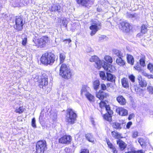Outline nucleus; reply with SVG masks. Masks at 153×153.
<instances>
[{
  "instance_id": "1",
  "label": "nucleus",
  "mask_w": 153,
  "mask_h": 153,
  "mask_svg": "<svg viewBox=\"0 0 153 153\" xmlns=\"http://www.w3.org/2000/svg\"><path fill=\"white\" fill-rule=\"evenodd\" d=\"M91 62H95V66L98 69H100L101 67H103L105 70L108 72H111V64L105 62L103 60H100L98 57L96 56H92L90 59Z\"/></svg>"
},
{
  "instance_id": "2",
  "label": "nucleus",
  "mask_w": 153,
  "mask_h": 153,
  "mask_svg": "<svg viewBox=\"0 0 153 153\" xmlns=\"http://www.w3.org/2000/svg\"><path fill=\"white\" fill-rule=\"evenodd\" d=\"M59 74L62 77L66 79H70L72 76V73L70 68L64 63L60 66Z\"/></svg>"
},
{
  "instance_id": "3",
  "label": "nucleus",
  "mask_w": 153,
  "mask_h": 153,
  "mask_svg": "<svg viewBox=\"0 0 153 153\" xmlns=\"http://www.w3.org/2000/svg\"><path fill=\"white\" fill-rule=\"evenodd\" d=\"M77 114L72 109L68 108L66 110L65 121L68 125L74 124L76 120Z\"/></svg>"
},
{
  "instance_id": "4",
  "label": "nucleus",
  "mask_w": 153,
  "mask_h": 153,
  "mask_svg": "<svg viewBox=\"0 0 153 153\" xmlns=\"http://www.w3.org/2000/svg\"><path fill=\"white\" fill-rule=\"evenodd\" d=\"M54 55L51 53H46L43 54L41 58V62L45 65L52 64L55 60Z\"/></svg>"
},
{
  "instance_id": "5",
  "label": "nucleus",
  "mask_w": 153,
  "mask_h": 153,
  "mask_svg": "<svg viewBox=\"0 0 153 153\" xmlns=\"http://www.w3.org/2000/svg\"><path fill=\"white\" fill-rule=\"evenodd\" d=\"M46 143L45 140L38 141L36 146V150L37 153H44L47 149Z\"/></svg>"
},
{
  "instance_id": "6",
  "label": "nucleus",
  "mask_w": 153,
  "mask_h": 153,
  "mask_svg": "<svg viewBox=\"0 0 153 153\" xmlns=\"http://www.w3.org/2000/svg\"><path fill=\"white\" fill-rule=\"evenodd\" d=\"M101 28V23L97 20H94L90 29L92 30L90 34L91 36L94 35Z\"/></svg>"
},
{
  "instance_id": "7",
  "label": "nucleus",
  "mask_w": 153,
  "mask_h": 153,
  "mask_svg": "<svg viewBox=\"0 0 153 153\" xmlns=\"http://www.w3.org/2000/svg\"><path fill=\"white\" fill-rule=\"evenodd\" d=\"M48 40V38L46 36H43L38 39H33V42H34L35 45L41 48L44 47Z\"/></svg>"
},
{
  "instance_id": "8",
  "label": "nucleus",
  "mask_w": 153,
  "mask_h": 153,
  "mask_svg": "<svg viewBox=\"0 0 153 153\" xmlns=\"http://www.w3.org/2000/svg\"><path fill=\"white\" fill-rule=\"evenodd\" d=\"M23 20L20 16H16L15 22V25L14 27L18 31H21L23 29V26L24 25Z\"/></svg>"
},
{
  "instance_id": "9",
  "label": "nucleus",
  "mask_w": 153,
  "mask_h": 153,
  "mask_svg": "<svg viewBox=\"0 0 153 153\" xmlns=\"http://www.w3.org/2000/svg\"><path fill=\"white\" fill-rule=\"evenodd\" d=\"M119 27L120 30L126 32H129L130 30V25L126 21L120 22Z\"/></svg>"
},
{
  "instance_id": "10",
  "label": "nucleus",
  "mask_w": 153,
  "mask_h": 153,
  "mask_svg": "<svg viewBox=\"0 0 153 153\" xmlns=\"http://www.w3.org/2000/svg\"><path fill=\"white\" fill-rule=\"evenodd\" d=\"M71 137L69 135H64L59 140V142L61 143L69 144L71 141Z\"/></svg>"
},
{
  "instance_id": "11",
  "label": "nucleus",
  "mask_w": 153,
  "mask_h": 153,
  "mask_svg": "<svg viewBox=\"0 0 153 153\" xmlns=\"http://www.w3.org/2000/svg\"><path fill=\"white\" fill-rule=\"evenodd\" d=\"M39 81L40 88H43V87L45 86L48 85V77L47 76H43Z\"/></svg>"
},
{
  "instance_id": "12",
  "label": "nucleus",
  "mask_w": 153,
  "mask_h": 153,
  "mask_svg": "<svg viewBox=\"0 0 153 153\" xmlns=\"http://www.w3.org/2000/svg\"><path fill=\"white\" fill-rule=\"evenodd\" d=\"M116 111L117 114L122 116H126L128 114V111L122 107H117L116 110Z\"/></svg>"
},
{
  "instance_id": "13",
  "label": "nucleus",
  "mask_w": 153,
  "mask_h": 153,
  "mask_svg": "<svg viewBox=\"0 0 153 153\" xmlns=\"http://www.w3.org/2000/svg\"><path fill=\"white\" fill-rule=\"evenodd\" d=\"M108 96V94L105 92L100 90L96 93V97L101 100H102Z\"/></svg>"
},
{
  "instance_id": "14",
  "label": "nucleus",
  "mask_w": 153,
  "mask_h": 153,
  "mask_svg": "<svg viewBox=\"0 0 153 153\" xmlns=\"http://www.w3.org/2000/svg\"><path fill=\"white\" fill-rule=\"evenodd\" d=\"M61 6L58 4H53L50 8L51 11H57L58 13L61 12Z\"/></svg>"
},
{
  "instance_id": "15",
  "label": "nucleus",
  "mask_w": 153,
  "mask_h": 153,
  "mask_svg": "<svg viewBox=\"0 0 153 153\" xmlns=\"http://www.w3.org/2000/svg\"><path fill=\"white\" fill-rule=\"evenodd\" d=\"M116 100L121 105H124L126 103L125 99L121 95H119L117 97Z\"/></svg>"
},
{
  "instance_id": "16",
  "label": "nucleus",
  "mask_w": 153,
  "mask_h": 153,
  "mask_svg": "<svg viewBox=\"0 0 153 153\" xmlns=\"http://www.w3.org/2000/svg\"><path fill=\"white\" fill-rule=\"evenodd\" d=\"M122 86L124 88H128L129 87V82L127 79L123 78L121 80Z\"/></svg>"
},
{
  "instance_id": "17",
  "label": "nucleus",
  "mask_w": 153,
  "mask_h": 153,
  "mask_svg": "<svg viewBox=\"0 0 153 153\" xmlns=\"http://www.w3.org/2000/svg\"><path fill=\"white\" fill-rule=\"evenodd\" d=\"M117 144L118 145L120 150L122 151L124 150L126 148V144L122 140H118L117 141Z\"/></svg>"
},
{
  "instance_id": "18",
  "label": "nucleus",
  "mask_w": 153,
  "mask_h": 153,
  "mask_svg": "<svg viewBox=\"0 0 153 153\" xmlns=\"http://www.w3.org/2000/svg\"><path fill=\"white\" fill-rule=\"evenodd\" d=\"M90 88L86 85H84L82 87L81 90V94L82 95H85L88 94L89 91L90 90Z\"/></svg>"
},
{
  "instance_id": "19",
  "label": "nucleus",
  "mask_w": 153,
  "mask_h": 153,
  "mask_svg": "<svg viewBox=\"0 0 153 153\" xmlns=\"http://www.w3.org/2000/svg\"><path fill=\"white\" fill-rule=\"evenodd\" d=\"M115 77L110 73H106V79L107 81L113 82L115 81Z\"/></svg>"
},
{
  "instance_id": "20",
  "label": "nucleus",
  "mask_w": 153,
  "mask_h": 153,
  "mask_svg": "<svg viewBox=\"0 0 153 153\" xmlns=\"http://www.w3.org/2000/svg\"><path fill=\"white\" fill-rule=\"evenodd\" d=\"M107 143L108 147L111 149L113 153H117V151L116 150L115 147L113 145L110 141L108 140H106Z\"/></svg>"
},
{
  "instance_id": "21",
  "label": "nucleus",
  "mask_w": 153,
  "mask_h": 153,
  "mask_svg": "<svg viewBox=\"0 0 153 153\" xmlns=\"http://www.w3.org/2000/svg\"><path fill=\"white\" fill-rule=\"evenodd\" d=\"M113 54L114 56H116L119 57H123V54L121 52L117 50L114 49L113 50Z\"/></svg>"
},
{
  "instance_id": "22",
  "label": "nucleus",
  "mask_w": 153,
  "mask_h": 153,
  "mask_svg": "<svg viewBox=\"0 0 153 153\" xmlns=\"http://www.w3.org/2000/svg\"><path fill=\"white\" fill-rule=\"evenodd\" d=\"M85 137L86 139L89 142L94 143L95 138L93 137V135L91 134L88 133L85 134Z\"/></svg>"
},
{
  "instance_id": "23",
  "label": "nucleus",
  "mask_w": 153,
  "mask_h": 153,
  "mask_svg": "<svg viewBox=\"0 0 153 153\" xmlns=\"http://www.w3.org/2000/svg\"><path fill=\"white\" fill-rule=\"evenodd\" d=\"M127 59L128 63L133 65L134 62V59L133 56L131 55L127 54Z\"/></svg>"
},
{
  "instance_id": "24",
  "label": "nucleus",
  "mask_w": 153,
  "mask_h": 153,
  "mask_svg": "<svg viewBox=\"0 0 153 153\" xmlns=\"http://www.w3.org/2000/svg\"><path fill=\"white\" fill-rule=\"evenodd\" d=\"M100 85V82L99 80H96L93 82V87L96 91L99 88Z\"/></svg>"
},
{
  "instance_id": "25",
  "label": "nucleus",
  "mask_w": 153,
  "mask_h": 153,
  "mask_svg": "<svg viewBox=\"0 0 153 153\" xmlns=\"http://www.w3.org/2000/svg\"><path fill=\"white\" fill-rule=\"evenodd\" d=\"M122 57H120L117 58L116 59V63L120 66H123L125 63V61L122 59Z\"/></svg>"
},
{
  "instance_id": "26",
  "label": "nucleus",
  "mask_w": 153,
  "mask_h": 153,
  "mask_svg": "<svg viewBox=\"0 0 153 153\" xmlns=\"http://www.w3.org/2000/svg\"><path fill=\"white\" fill-rule=\"evenodd\" d=\"M85 96L90 102L94 101V97L90 93L87 94Z\"/></svg>"
},
{
  "instance_id": "27",
  "label": "nucleus",
  "mask_w": 153,
  "mask_h": 153,
  "mask_svg": "<svg viewBox=\"0 0 153 153\" xmlns=\"http://www.w3.org/2000/svg\"><path fill=\"white\" fill-rule=\"evenodd\" d=\"M110 113L106 114L104 115L103 118L106 120L111 121L112 120V115Z\"/></svg>"
},
{
  "instance_id": "28",
  "label": "nucleus",
  "mask_w": 153,
  "mask_h": 153,
  "mask_svg": "<svg viewBox=\"0 0 153 153\" xmlns=\"http://www.w3.org/2000/svg\"><path fill=\"white\" fill-rule=\"evenodd\" d=\"M112 126L114 128L117 129L121 128V124L116 122H114L113 123Z\"/></svg>"
},
{
  "instance_id": "29",
  "label": "nucleus",
  "mask_w": 153,
  "mask_h": 153,
  "mask_svg": "<svg viewBox=\"0 0 153 153\" xmlns=\"http://www.w3.org/2000/svg\"><path fill=\"white\" fill-rule=\"evenodd\" d=\"M140 85L142 87H146L147 85V83L146 81L142 80L141 78L138 79Z\"/></svg>"
},
{
  "instance_id": "30",
  "label": "nucleus",
  "mask_w": 153,
  "mask_h": 153,
  "mask_svg": "<svg viewBox=\"0 0 153 153\" xmlns=\"http://www.w3.org/2000/svg\"><path fill=\"white\" fill-rule=\"evenodd\" d=\"M65 55L64 53H62L60 54L59 58H60V63H63L65 59Z\"/></svg>"
},
{
  "instance_id": "31",
  "label": "nucleus",
  "mask_w": 153,
  "mask_h": 153,
  "mask_svg": "<svg viewBox=\"0 0 153 153\" xmlns=\"http://www.w3.org/2000/svg\"><path fill=\"white\" fill-rule=\"evenodd\" d=\"M111 134L112 137L115 138H118L121 137V134H118L114 131H112Z\"/></svg>"
},
{
  "instance_id": "32",
  "label": "nucleus",
  "mask_w": 153,
  "mask_h": 153,
  "mask_svg": "<svg viewBox=\"0 0 153 153\" xmlns=\"http://www.w3.org/2000/svg\"><path fill=\"white\" fill-rule=\"evenodd\" d=\"M99 75L100 78L102 80H105L106 79V76H105V73L104 71H100Z\"/></svg>"
},
{
  "instance_id": "33",
  "label": "nucleus",
  "mask_w": 153,
  "mask_h": 153,
  "mask_svg": "<svg viewBox=\"0 0 153 153\" xmlns=\"http://www.w3.org/2000/svg\"><path fill=\"white\" fill-rule=\"evenodd\" d=\"M78 4H81L83 6H86V4L88 1V0H76Z\"/></svg>"
},
{
  "instance_id": "34",
  "label": "nucleus",
  "mask_w": 153,
  "mask_h": 153,
  "mask_svg": "<svg viewBox=\"0 0 153 153\" xmlns=\"http://www.w3.org/2000/svg\"><path fill=\"white\" fill-rule=\"evenodd\" d=\"M105 108L108 113H110V114H113V111L111 109L109 105H106L105 106Z\"/></svg>"
},
{
  "instance_id": "35",
  "label": "nucleus",
  "mask_w": 153,
  "mask_h": 153,
  "mask_svg": "<svg viewBox=\"0 0 153 153\" xmlns=\"http://www.w3.org/2000/svg\"><path fill=\"white\" fill-rule=\"evenodd\" d=\"M104 59L107 62L111 63L112 62V59L111 57L109 56H105V57Z\"/></svg>"
},
{
  "instance_id": "36",
  "label": "nucleus",
  "mask_w": 153,
  "mask_h": 153,
  "mask_svg": "<svg viewBox=\"0 0 153 153\" xmlns=\"http://www.w3.org/2000/svg\"><path fill=\"white\" fill-rule=\"evenodd\" d=\"M147 31V27L144 25H143L141 27V33L144 34L146 33Z\"/></svg>"
},
{
  "instance_id": "37",
  "label": "nucleus",
  "mask_w": 153,
  "mask_h": 153,
  "mask_svg": "<svg viewBox=\"0 0 153 153\" xmlns=\"http://www.w3.org/2000/svg\"><path fill=\"white\" fill-rule=\"evenodd\" d=\"M131 88L134 89L135 91L138 92L141 90L140 88H139L137 85H134L133 86H131Z\"/></svg>"
},
{
  "instance_id": "38",
  "label": "nucleus",
  "mask_w": 153,
  "mask_h": 153,
  "mask_svg": "<svg viewBox=\"0 0 153 153\" xmlns=\"http://www.w3.org/2000/svg\"><path fill=\"white\" fill-rule=\"evenodd\" d=\"M138 141L141 146L144 145L145 144V140L141 138H138Z\"/></svg>"
},
{
  "instance_id": "39",
  "label": "nucleus",
  "mask_w": 153,
  "mask_h": 153,
  "mask_svg": "<svg viewBox=\"0 0 153 153\" xmlns=\"http://www.w3.org/2000/svg\"><path fill=\"white\" fill-rule=\"evenodd\" d=\"M24 111V109L22 107H20L16 109L15 110V112L16 113H21Z\"/></svg>"
},
{
  "instance_id": "40",
  "label": "nucleus",
  "mask_w": 153,
  "mask_h": 153,
  "mask_svg": "<svg viewBox=\"0 0 153 153\" xmlns=\"http://www.w3.org/2000/svg\"><path fill=\"white\" fill-rule=\"evenodd\" d=\"M127 17L130 18H136L137 16V14L136 13L132 14L127 13Z\"/></svg>"
},
{
  "instance_id": "41",
  "label": "nucleus",
  "mask_w": 153,
  "mask_h": 153,
  "mask_svg": "<svg viewBox=\"0 0 153 153\" xmlns=\"http://www.w3.org/2000/svg\"><path fill=\"white\" fill-rule=\"evenodd\" d=\"M134 68L137 70L139 72L141 73L143 70L141 69V67L139 65H135L134 67Z\"/></svg>"
},
{
  "instance_id": "42",
  "label": "nucleus",
  "mask_w": 153,
  "mask_h": 153,
  "mask_svg": "<svg viewBox=\"0 0 153 153\" xmlns=\"http://www.w3.org/2000/svg\"><path fill=\"white\" fill-rule=\"evenodd\" d=\"M138 136V132L137 131H134L132 132V137L134 138H136Z\"/></svg>"
},
{
  "instance_id": "43",
  "label": "nucleus",
  "mask_w": 153,
  "mask_h": 153,
  "mask_svg": "<svg viewBox=\"0 0 153 153\" xmlns=\"http://www.w3.org/2000/svg\"><path fill=\"white\" fill-rule=\"evenodd\" d=\"M31 125L33 127L36 128V120L35 118H33L32 119Z\"/></svg>"
},
{
  "instance_id": "44",
  "label": "nucleus",
  "mask_w": 153,
  "mask_h": 153,
  "mask_svg": "<svg viewBox=\"0 0 153 153\" xmlns=\"http://www.w3.org/2000/svg\"><path fill=\"white\" fill-rule=\"evenodd\" d=\"M128 78L132 82H134L135 81V76L131 74L128 76Z\"/></svg>"
},
{
  "instance_id": "45",
  "label": "nucleus",
  "mask_w": 153,
  "mask_h": 153,
  "mask_svg": "<svg viewBox=\"0 0 153 153\" xmlns=\"http://www.w3.org/2000/svg\"><path fill=\"white\" fill-rule=\"evenodd\" d=\"M147 90L149 93L153 94V87L152 86H149L147 88Z\"/></svg>"
},
{
  "instance_id": "46",
  "label": "nucleus",
  "mask_w": 153,
  "mask_h": 153,
  "mask_svg": "<svg viewBox=\"0 0 153 153\" xmlns=\"http://www.w3.org/2000/svg\"><path fill=\"white\" fill-rule=\"evenodd\" d=\"M148 68L151 71H153V65L151 63H149L147 66Z\"/></svg>"
},
{
  "instance_id": "47",
  "label": "nucleus",
  "mask_w": 153,
  "mask_h": 153,
  "mask_svg": "<svg viewBox=\"0 0 153 153\" xmlns=\"http://www.w3.org/2000/svg\"><path fill=\"white\" fill-rule=\"evenodd\" d=\"M140 64L142 66L144 67L145 65V62L143 59H140Z\"/></svg>"
},
{
  "instance_id": "48",
  "label": "nucleus",
  "mask_w": 153,
  "mask_h": 153,
  "mask_svg": "<svg viewBox=\"0 0 153 153\" xmlns=\"http://www.w3.org/2000/svg\"><path fill=\"white\" fill-rule=\"evenodd\" d=\"M99 105L100 107L101 108H102L104 107H105V106L106 105V104L105 103L103 102H101L100 103Z\"/></svg>"
},
{
  "instance_id": "49",
  "label": "nucleus",
  "mask_w": 153,
  "mask_h": 153,
  "mask_svg": "<svg viewBox=\"0 0 153 153\" xmlns=\"http://www.w3.org/2000/svg\"><path fill=\"white\" fill-rule=\"evenodd\" d=\"M27 43V38H24L22 41V44L24 46L26 45Z\"/></svg>"
},
{
  "instance_id": "50",
  "label": "nucleus",
  "mask_w": 153,
  "mask_h": 153,
  "mask_svg": "<svg viewBox=\"0 0 153 153\" xmlns=\"http://www.w3.org/2000/svg\"><path fill=\"white\" fill-rule=\"evenodd\" d=\"M101 89L102 90L105 91L106 89V85L104 84H102L101 85Z\"/></svg>"
},
{
  "instance_id": "51",
  "label": "nucleus",
  "mask_w": 153,
  "mask_h": 153,
  "mask_svg": "<svg viewBox=\"0 0 153 153\" xmlns=\"http://www.w3.org/2000/svg\"><path fill=\"white\" fill-rule=\"evenodd\" d=\"M80 153H89V151L87 149H83Z\"/></svg>"
},
{
  "instance_id": "52",
  "label": "nucleus",
  "mask_w": 153,
  "mask_h": 153,
  "mask_svg": "<svg viewBox=\"0 0 153 153\" xmlns=\"http://www.w3.org/2000/svg\"><path fill=\"white\" fill-rule=\"evenodd\" d=\"M134 117V114L133 113L130 114L128 117V120H131L132 118Z\"/></svg>"
},
{
  "instance_id": "53",
  "label": "nucleus",
  "mask_w": 153,
  "mask_h": 153,
  "mask_svg": "<svg viewBox=\"0 0 153 153\" xmlns=\"http://www.w3.org/2000/svg\"><path fill=\"white\" fill-rule=\"evenodd\" d=\"M64 42H65L66 43H69L71 42V40L70 39H65L63 40Z\"/></svg>"
},
{
  "instance_id": "54",
  "label": "nucleus",
  "mask_w": 153,
  "mask_h": 153,
  "mask_svg": "<svg viewBox=\"0 0 153 153\" xmlns=\"http://www.w3.org/2000/svg\"><path fill=\"white\" fill-rule=\"evenodd\" d=\"M132 124V123L131 122H128L126 125V127L127 128H130V126Z\"/></svg>"
},
{
  "instance_id": "55",
  "label": "nucleus",
  "mask_w": 153,
  "mask_h": 153,
  "mask_svg": "<svg viewBox=\"0 0 153 153\" xmlns=\"http://www.w3.org/2000/svg\"><path fill=\"white\" fill-rule=\"evenodd\" d=\"M125 153H136V151L134 149H131L130 151H128V152H125Z\"/></svg>"
},
{
  "instance_id": "56",
  "label": "nucleus",
  "mask_w": 153,
  "mask_h": 153,
  "mask_svg": "<svg viewBox=\"0 0 153 153\" xmlns=\"http://www.w3.org/2000/svg\"><path fill=\"white\" fill-rule=\"evenodd\" d=\"M62 23L63 24V26L65 27H66L67 26V24L65 22V20H63L62 21Z\"/></svg>"
},
{
  "instance_id": "57",
  "label": "nucleus",
  "mask_w": 153,
  "mask_h": 153,
  "mask_svg": "<svg viewBox=\"0 0 153 153\" xmlns=\"http://www.w3.org/2000/svg\"><path fill=\"white\" fill-rule=\"evenodd\" d=\"M141 73L144 76H146L147 75V74L146 73V72L144 71L143 70V71H142Z\"/></svg>"
},
{
  "instance_id": "58",
  "label": "nucleus",
  "mask_w": 153,
  "mask_h": 153,
  "mask_svg": "<svg viewBox=\"0 0 153 153\" xmlns=\"http://www.w3.org/2000/svg\"><path fill=\"white\" fill-rule=\"evenodd\" d=\"M146 77H147L149 79L153 78V75H149L148 74H147V75L146 76Z\"/></svg>"
},
{
  "instance_id": "59",
  "label": "nucleus",
  "mask_w": 153,
  "mask_h": 153,
  "mask_svg": "<svg viewBox=\"0 0 153 153\" xmlns=\"http://www.w3.org/2000/svg\"><path fill=\"white\" fill-rule=\"evenodd\" d=\"M91 123L93 125V126H95V123L94 122V119H91Z\"/></svg>"
},
{
  "instance_id": "60",
  "label": "nucleus",
  "mask_w": 153,
  "mask_h": 153,
  "mask_svg": "<svg viewBox=\"0 0 153 153\" xmlns=\"http://www.w3.org/2000/svg\"><path fill=\"white\" fill-rule=\"evenodd\" d=\"M136 153H144V151L143 150H140L138 151H136Z\"/></svg>"
}]
</instances>
